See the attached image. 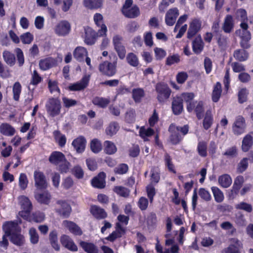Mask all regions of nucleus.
Wrapping results in <instances>:
<instances>
[{"instance_id": "1", "label": "nucleus", "mask_w": 253, "mask_h": 253, "mask_svg": "<svg viewBox=\"0 0 253 253\" xmlns=\"http://www.w3.org/2000/svg\"><path fill=\"white\" fill-rule=\"evenodd\" d=\"M156 90L157 92V99L161 102H164L169 97L171 90L167 84L164 83H158L156 85Z\"/></svg>"}, {"instance_id": "2", "label": "nucleus", "mask_w": 253, "mask_h": 253, "mask_svg": "<svg viewBox=\"0 0 253 253\" xmlns=\"http://www.w3.org/2000/svg\"><path fill=\"white\" fill-rule=\"evenodd\" d=\"M35 185L39 190H44L47 188L48 184L44 173L36 170L34 172Z\"/></svg>"}, {"instance_id": "3", "label": "nucleus", "mask_w": 253, "mask_h": 253, "mask_svg": "<svg viewBox=\"0 0 253 253\" xmlns=\"http://www.w3.org/2000/svg\"><path fill=\"white\" fill-rule=\"evenodd\" d=\"M116 62L111 63L105 61L99 66V71L103 75L108 77L114 76L116 73Z\"/></svg>"}, {"instance_id": "4", "label": "nucleus", "mask_w": 253, "mask_h": 253, "mask_svg": "<svg viewBox=\"0 0 253 253\" xmlns=\"http://www.w3.org/2000/svg\"><path fill=\"white\" fill-rule=\"evenodd\" d=\"M123 41V38L119 35H115L113 38V43L115 49L121 59H123L125 57L126 53Z\"/></svg>"}, {"instance_id": "5", "label": "nucleus", "mask_w": 253, "mask_h": 253, "mask_svg": "<svg viewBox=\"0 0 253 253\" xmlns=\"http://www.w3.org/2000/svg\"><path fill=\"white\" fill-rule=\"evenodd\" d=\"M2 229L4 234L9 236L14 233L21 232V231L16 220L5 221L3 224Z\"/></svg>"}, {"instance_id": "6", "label": "nucleus", "mask_w": 253, "mask_h": 253, "mask_svg": "<svg viewBox=\"0 0 253 253\" xmlns=\"http://www.w3.org/2000/svg\"><path fill=\"white\" fill-rule=\"evenodd\" d=\"M55 33L59 36H65L67 35L71 31V25L66 20H62L59 22L55 26Z\"/></svg>"}, {"instance_id": "7", "label": "nucleus", "mask_w": 253, "mask_h": 253, "mask_svg": "<svg viewBox=\"0 0 253 253\" xmlns=\"http://www.w3.org/2000/svg\"><path fill=\"white\" fill-rule=\"evenodd\" d=\"M46 107L48 113L54 117L59 114L61 106L58 100L52 98L49 100Z\"/></svg>"}, {"instance_id": "8", "label": "nucleus", "mask_w": 253, "mask_h": 253, "mask_svg": "<svg viewBox=\"0 0 253 253\" xmlns=\"http://www.w3.org/2000/svg\"><path fill=\"white\" fill-rule=\"evenodd\" d=\"M57 204L60 206V207L55 209L56 212L64 218H68L72 210L70 205L67 202L63 200L58 201Z\"/></svg>"}, {"instance_id": "9", "label": "nucleus", "mask_w": 253, "mask_h": 253, "mask_svg": "<svg viewBox=\"0 0 253 253\" xmlns=\"http://www.w3.org/2000/svg\"><path fill=\"white\" fill-rule=\"evenodd\" d=\"M244 182V177L239 175L235 179L232 189L228 193V196L231 199H234L239 193Z\"/></svg>"}, {"instance_id": "10", "label": "nucleus", "mask_w": 253, "mask_h": 253, "mask_svg": "<svg viewBox=\"0 0 253 253\" xmlns=\"http://www.w3.org/2000/svg\"><path fill=\"white\" fill-rule=\"evenodd\" d=\"M89 211L92 216L97 220L104 219L108 215L107 213L104 209L95 205L90 206Z\"/></svg>"}, {"instance_id": "11", "label": "nucleus", "mask_w": 253, "mask_h": 253, "mask_svg": "<svg viewBox=\"0 0 253 253\" xmlns=\"http://www.w3.org/2000/svg\"><path fill=\"white\" fill-rule=\"evenodd\" d=\"M90 80L89 75H85L81 81L72 84L69 86L71 91H80L84 89L88 85Z\"/></svg>"}, {"instance_id": "12", "label": "nucleus", "mask_w": 253, "mask_h": 253, "mask_svg": "<svg viewBox=\"0 0 253 253\" xmlns=\"http://www.w3.org/2000/svg\"><path fill=\"white\" fill-rule=\"evenodd\" d=\"M202 26V22L198 19H193L189 24L187 32V38L191 39L198 33Z\"/></svg>"}, {"instance_id": "13", "label": "nucleus", "mask_w": 253, "mask_h": 253, "mask_svg": "<svg viewBox=\"0 0 253 253\" xmlns=\"http://www.w3.org/2000/svg\"><path fill=\"white\" fill-rule=\"evenodd\" d=\"M106 173L104 172H100L98 175L94 177L91 181L92 187L98 189H103L106 186Z\"/></svg>"}, {"instance_id": "14", "label": "nucleus", "mask_w": 253, "mask_h": 253, "mask_svg": "<svg viewBox=\"0 0 253 253\" xmlns=\"http://www.w3.org/2000/svg\"><path fill=\"white\" fill-rule=\"evenodd\" d=\"M86 143L85 138L83 136H80L72 141V145L77 153H82L85 150Z\"/></svg>"}, {"instance_id": "15", "label": "nucleus", "mask_w": 253, "mask_h": 253, "mask_svg": "<svg viewBox=\"0 0 253 253\" xmlns=\"http://www.w3.org/2000/svg\"><path fill=\"white\" fill-rule=\"evenodd\" d=\"M179 15V11L177 8L169 9L165 17V22L167 25L172 26L175 22L176 19Z\"/></svg>"}, {"instance_id": "16", "label": "nucleus", "mask_w": 253, "mask_h": 253, "mask_svg": "<svg viewBox=\"0 0 253 253\" xmlns=\"http://www.w3.org/2000/svg\"><path fill=\"white\" fill-rule=\"evenodd\" d=\"M78 243L86 253H99L98 247L93 243L80 240Z\"/></svg>"}, {"instance_id": "17", "label": "nucleus", "mask_w": 253, "mask_h": 253, "mask_svg": "<svg viewBox=\"0 0 253 253\" xmlns=\"http://www.w3.org/2000/svg\"><path fill=\"white\" fill-rule=\"evenodd\" d=\"M93 20L96 25L98 27H101V29L98 31L99 36H102L106 35L107 31V27L103 24V17L102 14L96 13L93 17Z\"/></svg>"}, {"instance_id": "18", "label": "nucleus", "mask_w": 253, "mask_h": 253, "mask_svg": "<svg viewBox=\"0 0 253 253\" xmlns=\"http://www.w3.org/2000/svg\"><path fill=\"white\" fill-rule=\"evenodd\" d=\"M64 160H66V157L63 153L56 151L52 152L48 158L49 162L55 166L59 165Z\"/></svg>"}, {"instance_id": "19", "label": "nucleus", "mask_w": 253, "mask_h": 253, "mask_svg": "<svg viewBox=\"0 0 253 253\" xmlns=\"http://www.w3.org/2000/svg\"><path fill=\"white\" fill-rule=\"evenodd\" d=\"M64 225L67 228L70 232L76 236H81L83 234L81 228L75 222L68 220L63 221Z\"/></svg>"}, {"instance_id": "20", "label": "nucleus", "mask_w": 253, "mask_h": 253, "mask_svg": "<svg viewBox=\"0 0 253 253\" xmlns=\"http://www.w3.org/2000/svg\"><path fill=\"white\" fill-rule=\"evenodd\" d=\"M234 26L233 17L231 15H227L222 23V30L226 33H230L233 31Z\"/></svg>"}, {"instance_id": "21", "label": "nucleus", "mask_w": 253, "mask_h": 253, "mask_svg": "<svg viewBox=\"0 0 253 253\" xmlns=\"http://www.w3.org/2000/svg\"><path fill=\"white\" fill-rule=\"evenodd\" d=\"M56 61L54 58L49 57L42 59L39 61V67L42 70H47L55 66Z\"/></svg>"}, {"instance_id": "22", "label": "nucleus", "mask_w": 253, "mask_h": 253, "mask_svg": "<svg viewBox=\"0 0 253 253\" xmlns=\"http://www.w3.org/2000/svg\"><path fill=\"white\" fill-rule=\"evenodd\" d=\"M169 131L171 132L169 141L173 145H176L181 140L179 127H169Z\"/></svg>"}, {"instance_id": "23", "label": "nucleus", "mask_w": 253, "mask_h": 253, "mask_svg": "<svg viewBox=\"0 0 253 253\" xmlns=\"http://www.w3.org/2000/svg\"><path fill=\"white\" fill-rule=\"evenodd\" d=\"M35 198L39 203L48 205L51 200V195L47 191H46L42 193H36Z\"/></svg>"}, {"instance_id": "24", "label": "nucleus", "mask_w": 253, "mask_h": 253, "mask_svg": "<svg viewBox=\"0 0 253 253\" xmlns=\"http://www.w3.org/2000/svg\"><path fill=\"white\" fill-rule=\"evenodd\" d=\"M62 244L67 249L72 252L78 251V248L74 242L67 236L64 235L61 239Z\"/></svg>"}, {"instance_id": "25", "label": "nucleus", "mask_w": 253, "mask_h": 253, "mask_svg": "<svg viewBox=\"0 0 253 253\" xmlns=\"http://www.w3.org/2000/svg\"><path fill=\"white\" fill-rule=\"evenodd\" d=\"M182 99L178 96L173 97L172 102V109L175 115H178L183 111V102Z\"/></svg>"}, {"instance_id": "26", "label": "nucleus", "mask_w": 253, "mask_h": 253, "mask_svg": "<svg viewBox=\"0 0 253 253\" xmlns=\"http://www.w3.org/2000/svg\"><path fill=\"white\" fill-rule=\"evenodd\" d=\"M9 237H10V242L16 246H21L24 244L25 238L21 232L14 233Z\"/></svg>"}, {"instance_id": "27", "label": "nucleus", "mask_w": 253, "mask_h": 253, "mask_svg": "<svg viewBox=\"0 0 253 253\" xmlns=\"http://www.w3.org/2000/svg\"><path fill=\"white\" fill-rule=\"evenodd\" d=\"M124 15L129 18H134L140 14L139 8L136 5H133L126 10H122Z\"/></svg>"}, {"instance_id": "28", "label": "nucleus", "mask_w": 253, "mask_h": 253, "mask_svg": "<svg viewBox=\"0 0 253 253\" xmlns=\"http://www.w3.org/2000/svg\"><path fill=\"white\" fill-rule=\"evenodd\" d=\"M178 97L182 99L181 100L182 102L183 101H184L187 103V109L188 111L189 112L192 111L193 109L194 106L191 101L194 98V94L193 93L186 92L182 93Z\"/></svg>"}, {"instance_id": "29", "label": "nucleus", "mask_w": 253, "mask_h": 253, "mask_svg": "<svg viewBox=\"0 0 253 253\" xmlns=\"http://www.w3.org/2000/svg\"><path fill=\"white\" fill-rule=\"evenodd\" d=\"M253 145V138L251 135L248 134L243 138L242 143V150L244 152H248Z\"/></svg>"}, {"instance_id": "30", "label": "nucleus", "mask_w": 253, "mask_h": 253, "mask_svg": "<svg viewBox=\"0 0 253 253\" xmlns=\"http://www.w3.org/2000/svg\"><path fill=\"white\" fill-rule=\"evenodd\" d=\"M218 183L223 188H228L232 184V180L229 174H224L219 176Z\"/></svg>"}, {"instance_id": "31", "label": "nucleus", "mask_w": 253, "mask_h": 253, "mask_svg": "<svg viewBox=\"0 0 253 253\" xmlns=\"http://www.w3.org/2000/svg\"><path fill=\"white\" fill-rule=\"evenodd\" d=\"M74 57L79 61H83L85 57L87 56V51L86 49L82 46H78L76 48L74 51Z\"/></svg>"}, {"instance_id": "32", "label": "nucleus", "mask_w": 253, "mask_h": 253, "mask_svg": "<svg viewBox=\"0 0 253 253\" xmlns=\"http://www.w3.org/2000/svg\"><path fill=\"white\" fill-rule=\"evenodd\" d=\"M84 42L87 44H93L95 35L94 31L88 27L84 28Z\"/></svg>"}, {"instance_id": "33", "label": "nucleus", "mask_w": 253, "mask_h": 253, "mask_svg": "<svg viewBox=\"0 0 253 253\" xmlns=\"http://www.w3.org/2000/svg\"><path fill=\"white\" fill-rule=\"evenodd\" d=\"M164 161L166 167L167 168L169 172L175 174L176 171L174 165L173 164L171 156L168 153H166L164 155Z\"/></svg>"}, {"instance_id": "34", "label": "nucleus", "mask_w": 253, "mask_h": 253, "mask_svg": "<svg viewBox=\"0 0 253 253\" xmlns=\"http://www.w3.org/2000/svg\"><path fill=\"white\" fill-rule=\"evenodd\" d=\"M193 51L196 53H200L203 49L204 43L200 36H198L193 41L192 43Z\"/></svg>"}, {"instance_id": "35", "label": "nucleus", "mask_w": 253, "mask_h": 253, "mask_svg": "<svg viewBox=\"0 0 253 253\" xmlns=\"http://www.w3.org/2000/svg\"><path fill=\"white\" fill-rule=\"evenodd\" d=\"M103 0H84V6L89 9H97L101 7Z\"/></svg>"}, {"instance_id": "36", "label": "nucleus", "mask_w": 253, "mask_h": 253, "mask_svg": "<svg viewBox=\"0 0 253 253\" xmlns=\"http://www.w3.org/2000/svg\"><path fill=\"white\" fill-rule=\"evenodd\" d=\"M132 98L136 103L141 102L142 98L145 95V92L142 88H134L132 90Z\"/></svg>"}, {"instance_id": "37", "label": "nucleus", "mask_w": 253, "mask_h": 253, "mask_svg": "<svg viewBox=\"0 0 253 253\" xmlns=\"http://www.w3.org/2000/svg\"><path fill=\"white\" fill-rule=\"evenodd\" d=\"M113 191L119 196L124 198H127L130 194V190L122 186H115Z\"/></svg>"}, {"instance_id": "38", "label": "nucleus", "mask_w": 253, "mask_h": 253, "mask_svg": "<svg viewBox=\"0 0 253 253\" xmlns=\"http://www.w3.org/2000/svg\"><path fill=\"white\" fill-rule=\"evenodd\" d=\"M215 201L217 203H221L224 200V195L222 191L217 187L212 186L211 188Z\"/></svg>"}, {"instance_id": "39", "label": "nucleus", "mask_w": 253, "mask_h": 253, "mask_svg": "<svg viewBox=\"0 0 253 253\" xmlns=\"http://www.w3.org/2000/svg\"><path fill=\"white\" fill-rule=\"evenodd\" d=\"M221 84L219 82L216 83L213 87L212 93V99L213 102H216L218 101L221 93Z\"/></svg>"}, {"instance_id": "40", "label": "nucleus", "mask_w": 253, "mask_h": 253, "mask_svg": "<svg viewBox=\"0 0 253 253\" xmlns=\"http://www.w3.org/2000/svg\"><path fill=\"white\" fill-rule=\"evenodd\" d=\"M150 180L152 184L158 183L160 180V171L158 168L153 167L151 169Z\"/></svg>"}, {"instance_id": "41", "label": "nucleus", "mask_w": 253, "mask_h": 253, "mask_svg": "<svg viewBox=\"0 0 253 253\" xmlns=\"http://www.w3.org/2000/svg\"><path fill=\"white\" fill-rule=\"evenodd\" d=\"M233 56L236 59L240 61H244L247 59L248 54L244 49H240L234 51Z\"/></svg>"}, {"instance_id": "42", "label": "nucleus", "mask_w": 253, "mask_h": 253, "mask_svg": "<svg viewBox=\"0 0 253 253\" xmlns=\"http://www.w3.org/2000/svg\"><path fill=\"white\" fill-rule=\"evenodd\" d=\"M3 58L7 64L12 66L15 64V58L14 55L8 51H4L3 52Z\"/></svg>"}, {"instance_id": "43", "label": "nucleus", "mask_w": 253, "mask_h": 253, "mask_svg": "<svg viewBox=\"0 0 253 253\" xmlns=\"http://www.w3.org/2000/svg\"><path fill=\"white\" fill-rule=\"evenodd\" d=\"M90 145L91 150L94 153H98L102 150V144L100 141L96 138L91 141Z\"/></svg>"}, {"instance_id": "44", "label": "nucleus", "mask_w": 253, "mask_h": 253, "mask_svg": "<svg viewBox=\"0 0 253 253\" xmlns=\"http://www.w3.org/2000/svg\"><path fill=\"white\" fill-rule=\"evenodd\" d=\"M248 159L243 158L238 163L237 167V171L238 173H242L247 170L248 168Z\"/></svg>"}, {"instance_id": "45", "label": "nucleus", "mask_w": 253, "mask_h": 253, "mask_svg": "<svg viewBox=\"0 0 253 253\" xmlns=\"http://www.w3.org/2000/svg\"><path fill=\"white\" fill-rule=\"evenodd\" d=\"M20 203L22 210H32V203L28 197L24 196H21Z\"/></svg>"}, {"instance_id": "46", "label": "nucleus", "mask_w": 253, "mask_h": 253, "mask_svg": "<svg viewBox=\"0 0 253 253\" xmlns=\"http://www.w3.org/2000/svg\"><path fill=\"white\" fill-rule=\"evenodd\" d=\"M128 169V166L126 164L122 163L115 168L114 172L115 174L123 175L126 173Z\"/></svg>"}, {"instance_id": "47", "label": "nucleus", "mask_w": 253, "mask_h": 253, "mask_svg": "<svg viewBox=\"0 0 253 253\" xmlns=\"http://www.w3.org/2000/svg\"><path fill=\"white\" fill-rule=\"evenodd\" d=\"M104 151L106 154H113L117 151L116 146L113 142L110 141H105Z\"/></svg>"}, {"instance_id": "48", "label": "nucleus", "mask_w": 253, "mask_h": 253, "mask_svg": "<svg viewBox=\"0 0 253 253\" xmlns=\"http://www.w3.org/2000/svg\"><path fill=\"white\" fill-rule=\"evenodd\" d=\"M234 221L236 225L238 226L244 227L246 225V220L244 214L241 212H239L236 214Z\"/></svg>"}, {"instance_id": "49", "label": "nucleus", "mask_w": 253, "mask_h": 253, "mask_svg": "<svg viewBox=\"0 0 253 253\" xmlns=\"http://www.w3.org/2000/svg\"><path fill=\"white\" fill-rule=\"evenodd\" d=\"M207 146L204 141H201L198 143L197 151L199 155L202 157H206L207 156Z\"/></svg>"}, {"instance_id": "50", "label": "nucleus", "mask_w": 253, "mask_h": 253, "mask_svg": "<svg viewBox=\"0 0 253 253\" xmlns=\"http://www.w3.org/2000/svg\"><path fill=\"white\" fill-rule=\"evenodd\" d=\"M92 102L94 104L104 108L109 103L110 100L107 98L96 97L93 99Z\"/></svg>"}, {"instance_id": "51", "label": "nucleus", "mask_w": 253, "mask_h": 253, "mask_svg": "<svg viewBox=\"0 0 253 253\" xmlns=\"http://www.w3.org/2000/svg\"><path fill=\"white\" fill-rule=\"evenodd\" d=\"M146 190L150 202L152 203L153 202L154 197L156 193V189L152 184H150L146 186Z\"/></svg>"}, {"instance_id": "52", "label": "nucleus", "mask_w": 253, "mask_h": 253, "mask_svg": "<svg viewBox=\"0 0 253 253\" xmlns=\"http://www.w3.org/2000/svg\"><path fill=\"white\" fill-rule=\"evenodd\" d=\"M235 208L237 210H242L248 212H251L253 211L252 206L250 204L242 202L236 205Z\"/></svg>"}, {"instance_id": "53", "label": "nucleus", "mask_w": 253, "mask_h": 253, "mask_svg": "<svg viewBox=\"0 0 253 253\" xmlns=\"http://www.w3.org/2000/svg\"><path fill=\"white\" fill-rule=\"evenodd\" d=\"M72 173L78 179H82L84 176L83 169L78 165L74 166L72 169Z\"/></svg>"}, {"instance_id": "54", "label": "nucleus", "mask_w": 253, "mask_h": 253, "mask_svg": "<svg viewBox=\"0 0 253 253\" xmlns=\"http://www.w3.org/2000/svg\"><path fill=\"white\" fill-rule=\"evenodd\" d=\"M31 221L41 222L44 219V214L39 211L33 212L31 217Z\"/></svg>"}, {"instance_id": "55", "label": "nucleus", "mask_w": 253, "mask_h": 253, "mask_svg": "<svg viewBox=\"0 0 253 253\" xmlns=\"http://www.w3.org/2000/svg\"><path fill=\"white\" fill-rule=\"evenodd\" d=\"M128 63L132 66L136 67L139 64L137 56L133 53H129L126 56Z\"/></svg>"}, {"instance_id": "56", "label": "nucleus", "mask_w": 253, "mask_h": 253, "mask_svg": "<svg viewBox=\"0 0 253 253\" xmlns=\"http://www.w3.org/2000/svg\"><path fill=\"white\" fill-rule=\"evenodd\" d=\"M199 195L201 199L206 202H209L211 199V194L205 188H200L199 190Z\"/></svg>"}, {"instance_id": "57", "label": "nucleus", "mask_w": 253, "mask_h": 253, "mask_svg": "<svg viewBox=\"0 0 253 253\" xmlns=\"http://www.w3.org/2000/svg\"><path fill=\"white\" fill-rule=\"evenodd\" d=\"M13 98L15 100L18 101L19 99L20 94L21 91V85L19 82H16L13 86Z\"/></svg>"}, {"instance_id": "58", "label": "nucleus", "mask_w": 253, "mask_h": 253, "mask_svg": "<svg viewBox=\"0 0 253 253\" xmlns=\"http://www.w3.org/2000/svg\"><path fill=\"white\" fill-rule=\"evenodd\" d=\"M28 183V180L26 174L21 173L19 178V185L22 190H25Z\"/></svg>"}, {"instance_id": "59", "label": "nucleus", "mask_w": 253, "mask_h": 253, "mask_svg": "<svg viewBox=\"0 0 253 253\" xmlns=\"http://www.w3.org/2000/svg\"><path fill=\"white\" fill-rule=\"evenodd\" d=\"M140 148L138 144H133L128 150L129 156L132 158H135L140 154Z\"/></svg>"}, {"instance_id": "60", "label": "nucleus", "mask_w": 253, "mask_h": 253, "mask_svg": "<svg viewBox=\"0 0 253 253\" xmlns=\"http://www.w3.org/2000/svg\"><path fill=\"white\" fill-rule=\"evenodd\" d=\"M29 234L30 236V241L33 244H36L38 243L39 237L36 229L34 228H31L29 230Z\"/></svg>"}, {"instance_id": "61", "label": "nucleus", "mask_w": 253, "mask_h": 253, "mask_svg": "<svg viewBox=\"0 0 253 253\" xmlns=\"http://www.w3.org/2000/svg\"><path fill=\"white\" fill-rule=\"evenodd\" d=\"M180 62V56L178 54L169 56L166 59V64L170 66Z\"/></svg>"}, {"instance_id": "62", "label": "nucleus", "mask_w": 253, "mask_h": 253, "mask_svg": "<svg viewBox=\"0 0 253 253\" xmlns=\"http://www.w3.org/2000/svg\"><path fill=\"white\" fill-rule=\"evenodd\" d=\"M217 42L222 49H225L229 43V40L227 37L220 35L218 38Z\"/></svg>"}, {"instance_id": "63", "label": "nucleus", "mask_w": 253, "mask_h": 253, "mask_svg": "<svg viewBox=\"0 0 253 253\" xmlns=\"http://www.w3.org/2000/svg\"><path fill=\"white\" fill-rule=\"evenodd\" d=\"M148 204L149 202L146 198L141 197L139 199L137 205L141 211H145L147 209Z\"/></svg>"}, {"instance_id": "64", "label": "nucleus", "mask_w": 253, "mask_h": 253, "mask_svg": "<svg viewBox=\"0 0 253 253\" xmlns=\"http://www.w3.org/2000/svg\"><path fill=\"white\" fill-rule=\"evenodd\" d=\"M22 42L24 44H30L33 40V36L29 32L23 34L20 36Z\"/></svg>"}]
</instances>
